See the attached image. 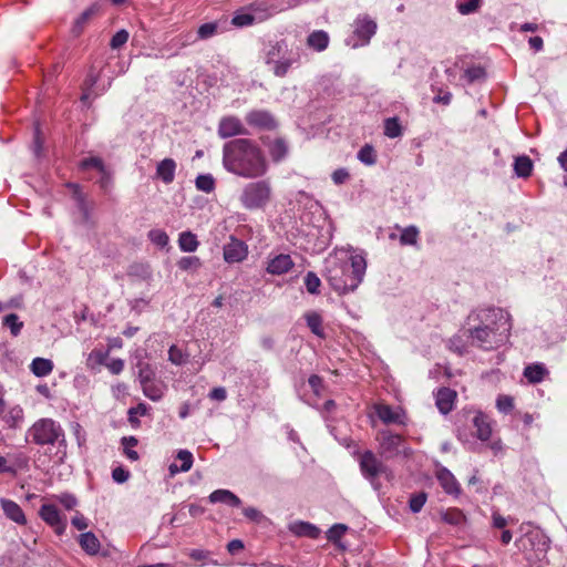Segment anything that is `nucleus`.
I'll return each instance as SVG.
<instances>
[{
    "mask_svg": "<svg viewBox=\"0 0 567 567\" xmlns=\"http://www.w3.org/2000/svg\"><path fill=\"white\" fill-rule=\"evenodd\" d=\"M464 334L471 346L484 351L498 349L508 341L512 329L511 316L499 308L472 311L467 317Z\"/></svg>",
    "mask_w": 567,
    "mask_h": 567,
    "instance_id": "1",
    "label": "nucleus"
},
{
    "mask_svg": "<svg viewBox=\"0 0 567 567\" xmlns=\"http://www.w3.org/2000/svg\"><path fill=\"white\" fill-rule=\"evenodd\" d=\"M223 165L231 174L257 178L267 173L268 164L259 145L249 138H235L223 147Z\"/></svg>",
    "mask_w": 567,
    "mask_h": 567,
    "instance_id": "2",
    "label": "nucleus"
},
{
    "mask_svg": "<svg viewBox=\"0 0 567 567\" xmlns=\"http://www.w3.org/2000/svg\"><path fill=\"white\" fill-rule=\"evenodd\" d=\"M365 268V259L360 255L351 256L349 260L332 257L326 260L324 277L334 291L347 293L361 284Z\"/></svg>",
    "mask_w": 567,
    "mask_h": 567,
    "instance_id": "3",
    "label": "nucleus"
},
{
    "mask_svg": "<svg viewBox=\"0 0 567 567\" xmlns=\"http://www.w3.org/2000/svg\"><path fill=\"white\" fill-rule=\"evenodd\" d=\"M377 453L383 461L395 458H409L412 450L400 434L392 433L389 430L380 431L377 435Z\"/></svg>",
    "mask_w": 567,
    "mask_h": 567,
    "instance_id": "4",
    "label": "nucleus"
},
{
    "mask_svg": "<svg viewBox=\"0 0 567 567\" xmlns=\"http://www.w3.org/2000/svg\"><path fill=\"white\" fill-rule=\"evenodd\" d=\"M28 437L37 445L65 444L64 430L60 423L49 417L34 422L28 430Z\"/></svg>",
    "mask_w": 567,
    "mask_h": 567,
    "instance_id": "5",
    "label": "nucleus"
},
{
    "mask_svg": "<svg viewBox=\"0 0 567 567\" xmlns=\"http://www.w3.org/2000/svg\"><path fill=\"white\" fill-rule=\"evenodd\" d=\"M271 187L267 181L247 184L240 195V202L248 209L264 207L270 199Z\"/></svg>",
    "mask_w": 567,
    "mask_h": 567,
    "instance_id": "6",
    "label": "nucleus"
},
{
    "mask_svg": "<svg viewBox=\"0 0 567 567\" xmlns=\"http://www.w3.org/2000/svg\"><path fill=\"white\" fill-rule=\"evenodd\" d=\"M362 475L373 483L380 475L388 474L389 467L381 457L372 451H364L359 457Z\"/></svg>",
    "mask_w": 567,
    "mask_h": 567,
    "instance_id": "7",
    "label": "nucleus"
},
{
    "mask_svg": "<svg viewBox=\"0 0 567 567\" xmlns=\"http://www.w3.org/2000/svg\"><path fill=\"white\" fill-rule=\"evenodd\" d=\"M377 23L368 16L358 17L353 23V34L359 39L360 45H365L370 42L371 38L375 34ZM359 43H353L352 47H358Z\"/></svg>",
    "mask_w": 567,
    "mask_h": 567,
    "instance_id": "8",
    "label": "nucleus"
},
{
    "mask_svg": "<svg viewBox=\"0 0 567 567\" xmlns=\"http://www.w3.org/2000/svg\"><path fill=\"white\" fill-rule=\"evenodd\" d=\"M224 260L228 264L240 262L248 256V246L240 239L230 236L223 249Z\"/></svg>",
    "mask_w": 567,
    "mask_h": 567,
    "instance_id": "9",
    "label": "nucleus"
},
{
    "mask_svg": "<svg viewBox=\"0 0 567 567\" xmlns=\"http://www.w3.org/2000/svg\"><path fill=\"white\" fill-rule=\"evenodd\" d=\"M39 514L47 524L54 528L56 534L61 535L64 533L66 523L56 506L44 504L41 506Z\"/></svg>",
    "mask_w": 567,
    "mask_h": 567,
    "instance_id": "10",
    "label": "nucleus"
},
{
    "mask_svg": "<svg viewBox=\"0 0 567 567\" xmlns=\"http://www.w3.org/2000/svg\"><path fill=\"white\" fill-rule=\"evenodd\" d=\"M374 411L378 417L384 423V424H399L404 425L405 424V414L402 409L396 408L392 409L388 404L378 403L374 405Z\"/></svg>",
    "mask_w": 567,
    "mask_h": 567,
    "instance_id": "11",
    "label": "nucleus"
},
{
    "mask_svg": "<svg viewBox=\"0 0 567 567\" xmlns=\"http://www.w3.org/2000/svg\"><path fill=\"white\" fill-rule=\"evenodd\" d=\"M245 134H247V130L239 118L235 116H226L220 120L218 125V135L221 138Z\"/></svg>",
    "mask_w": 567,
    "mask_h": 567,
    "instance_id": "12",
    "label": "nucleus"
},
{
    "mask_svg": "<svg viewBox=\"0 0 567 567\" xmlns=\"http://www.w3.org/2000/svg\"><path fill=\"white\" fill-rule=\"evenodd\" d=\"M246 122L255 127L272 130L276 127V121L267 111L255 110L246 115Z\"/></svg>",
    "mask_w": 567,
    "mask_h": 567,
    "instance_id": "13",
    "label": "nucleus"
},
{
    "mask_svg": "<svg viewBox=\"0 0 567 567\" xmlns=\"http://www.w3.org/2000/svg\"><path fill=\"white\" fill-rule=\"evenodd\" d=\"M0 505L7 518L19 525L27 524L25 515L19 504L8 498H0Z\"/></svg>",
    "mask_w": 567,
    "mask_h": 567,
    "instance_id": "14",
    "label": "nucleus"
},
{
    "mask_svg": "<svg viewBox=\"0 0 567 567\" xmlns=\"http://www.w3.org/2000/svg\"><path fill=\"white\" fill-rule=\"evenodd\" d=\"M293 267V261L289 255L280 254L271 258L267 265V272L271 275H284Z\"/></svg>",
    "mask_w": 567,
    "mask_h": 567,
    "instance_id": "15",
    "label": "nucleus"
},
{
    "mask_svg": "<svg viewBox=\"0 0 567 567\" xmlns=\"http://www.w3.org/2000/svg\"><path fill=\"white\" fill-rule=\"evenodd\" d=\"M436 478L442 488L451 495H458L461 492L460 484L454 475L445 467H440L436 471Z\"/></svg>",
    "mask_w": 567,
    "mask_h": 567,
    "instance_id": "16",
    "label": "nucleus"
},
{
    "mask_svg": "<svg viewBox=\"0 0 567 567\" xmlns=\"http://www.w3.org/2000/svg\"><path fill=\"white\" fill-rule=\"evenodd\" d=\"M456 392L450 388H442L436 393V406L441 413L447 414L453 410Z\"/></svg>",
    "mask_w": 567,
    "mask_h": 567,
    "instance_id": "17",
    "label": "nucleus"
},
{
    "mask_svg": "<svg viewBox=\"0 0 567 567\" xmlns=\"http://www.w3.org/2000/svg\"><path fill=\"white\" fill-rule=\"evenodd\" d=\"M473 426L476 429V436L481 441H487L492 435V427L487 415L476 412L472 420Z\"/></svg>",
    "mask_w": 567,
    "mask_h": 567,
    "instance_id": "18",
    "label": "nucleus"
},
{
    "mask_svg": "<svg viewBox=\"0 0 567 567\" xmlns=\"http://www.w3.org/2000/svg\"><path fill=\"white\" fill-rule=\"evenodd\" d=\"M176 163L172 158H165L157 164L156 176L165 184H171L175 178Z\"/></svg>",
    "mask_w": 567,
    "mask_h": 567,
    "instance_id": "19",
    "label": "nucleus"
},
{
    "mask_svg": "<svg viewBox=\"0 0 567 567\" xmlns=\"http://www.w3.org/2000/svg\"><path fill=\"white\" fill-rule=\"evenodd\" d=\"M299 53L290 51L288 54L284 55V59L278 60L272 65V71L276 76L284 78L290 66L299 61Z\"/></svg>",
    "mask_w": 567,
    "mask_h": 567,
    "instance_id": "20",
    "label": "nucleus"
},
{
    "mask_svg": "<svg viewBox=\"0 0 567 567\" xmlns=\"http://www.w3.org/2000/svg\"><path fill=\"white\" fill-rule=\"evenodd\" d=\"M210 503H225L233 507H238L241 501L233 492L228 489H216L209 495Z\"/></svg>",
    "mask_w": 567,
    "mask_h": 567,
    "instance_id": "21",
    "label": "nucleus"
},
{
    "mask_svg": "<svg viewBox=\"0 0 567 567\" xmlns=\"http://www.w3.org/2000/svg\"><path fill=\"white\" fill-rule=\"evenodd\" d=\"M79 544L87 555H96L101 547L99 538L91 532L81 534Z\"/></svg>",
    "mask_w": 567,
    "mask_h": 567,
    "instance_id": "22",
    "label": "nucleus"
},
{
    "mask_svg": "<svg viewBox=\"0 0 567 567\" xmlns=\"http://www.w3.org/2000/svg\"><path fill=\"white\" fill-rule=\"evenodd\" d=\"M547 374L548 371L543 363H533L524 369V377L530 383L542 382Z\"/></svg>",
    "mask_w": 567,
    "mask_h": 567,
    "instance_id": "23",
    "label": "nucleus"
},
{
    "mask_svg": "<svg viewBox=\"0 0 567 567\" xmlns=\"http://www.w3.org/2000/svg\"><path fill=\"white\" fill-rule=\"evenodd\" d=\"M307 44L316 51H323L329 44V35L322 30L313 31L308 35Z\"/></svg>",
    "mask_w": 567,
    "mask_h": 567,
    "instance_id": "24",
    "label": "nucleus"
},
{
    "mask_svg": "<svg viewBox=\"0 0 567 567\" xmlns=\"http://www.w3.org/2000/svg\"><path fill=\"white\" fill-rule=\"evenodd\" d=\"M307 326L313 334L319 338H324V330L322 328V317L316 311H309L305 315Z\"/></svg>",
    "mask_w": 567,
    "mask_h": 567,
    "instance_id": "25",
    "label": "nucleus"
},
{
    "mask_svg": "<svg viewBox=\"0 0 567 567\" xmlns=\"http://www.w3.org/2000/svg\"><path fill=\"white\" fill-rule=\"evenodd\" d=\"M514 171L518 177H529L533 172L532 159L526 155L517 156L514 162Z\"/></svg>",
    "mask_w": 567,
    "mask_h": 567,
    "instance_id": "26",
    "label": "nucleus"
},
{
    "mask_svg": "<svg viewBox=\"0 0 567 567\" xmlns=\"http://www.w3.org/2000/svg\"><path fill=\"white\" fill-rule=\"evenodd\" d=\"M178 245L181 250L186 252H194L199 246L197 237L192 231H183L178 238Z\"/></svg>",
    "mask_w": 567,
    "mask_h": 567,
    "instance_id": "27",
    "label": "nucleus"
},
{
    "mask_svg": "<svg viewBox=\"0 0 567 567\" xmlns=\"http://www.w3.org/2000/svg\"><path fill=\"white\" fill-rule=\"evenodd\" d=\"M31 371L37 377H47L53 370V362L44 358H35L31 363Z\"/></svg>",
    "mask_w": 567,
    "mask_h": 567,
    "instance_id": "28",
    "label": "nucleus"
},
{
    "mask_svg": "<svg viewBox=\"0 0 567 567\" xmlns=\"http://www.w3.org/2000/svg\"><path fill=\"white\" fill-rule=\"evenodd\" d=\"M177 460L182 462L181 466L178 467L176 464H171L169 465V472L172 474L178 472V471H182V472H187L192 468V465H193V455L189 451L187 450H181L178 453H177Z\"/></svg>",
    "mask_w": 567,
    "mask_h": 567,
    "instance_id": "29",
    "label": "nucleus"
},
{
    "mask_svg": "<svg viewBox=\"0 0 567 567\" xmlns=\"http://www.w3.org/2000/svg\"><path fill=\"white\" fill-rule=\"evenodd\" d=\"M143 393L152 401H159L164 394V386L157 382L151 381L141 385Z\"/></svg>",
    "mask_w": 567,
    "mask_h": 567,
    "instance_id": "30",
    "label": "nucleus"
},
{
    "mask_svg": "<svg viewBox=\"0 0 567 567\" xmlns=\"http://www.w3.org/2000/svg\"><path fill=\"white\" fill-rule=\"evenodd\" d=\"M286 48L287 45L282 41L271 45L265 58L266 64L274 65L278 60L284 59Z\"/></svg>",
    "mask_w": 567,
    "mask_h": 567,
    "instance_id": "31",
    "label": "nucleus"
},
{
    "mask_svg": "<svg viewBox=\"0 0 567 567\" xmlns=\"http://www.w3.org/2000/svg\"><path fill=\"white\" fill-rule=\"evenodd\" d=\"M292 530L298 536H307L312 539L318 538L320 535V529L317 526H315L310 523H305V522H300V523L296 524L293 526Z\"/></svg>",
    "mask_w": 567,
    "mask_h": 567,
    "instance_id": "32",
    "label": "nucleus"
},
{
    "mask_svg": "<svg viewBox=\"0 0 567 567\" xmlns=\"http://www.w3.org/2000/svg\"><path fill=\"white\" fill-rule=\"evenodd\" d=\"M8 460L9 467H13V472H9L11 475H16L19 470H24L29 466V456L21 452L10 454Z\"/></svg>",
    "mask_w": 567,
    "mask_h": 567,
    "instance_id": "33",
    "label": "nucleus"
},
{
    "mask_svg": "<svg viewBox=\"0 0 567 567\" xmlns=\"http://www.w3.org/2000/svg\"><path fill=\"white\" fill-rule=\"evenodd\" d=\"M269 152H270L272 161L279 162L282 158H285V156L287 155L288 146L284 140L277 138L270 145Z\"/></svg>",
    "mask_w": 567,
    "mask_h": 567,
    "instance_id": "34",
    "label": "nucleus"
},
{
    "mask_svg": "<svg viewBox=\"0 0 567 567\" xmlns=\"http://www.w3.org/2000/svg\"><path fill=\"white\" fill-rule=\"evenodd\" d=\"M69 186L73 189V195L76 200L78 208L83 214V219L87 220L89 214H90V206L86 203L84 195L80 192V188L78 185L70 184Z\"/></svg>",
    "mask_w": 567,
    "mask_h": 567,
    "instance_id": "35",
    "label": "nucleus"
},
{
    "mask_svg": "<svg viewBox=\"0 0 567 567\" xmlns=\"http://www.w3.org/2000/svg\"><path fill=\"white\" fill-rule=\"evenodd\" d=\"M96 6H91L83 11L74 22L73 32L80 34L87 21L96 13Z\"/></svg>",
    "mask_w": 567,
    "mask_h": 567,
    "instance_id": "36",
    "label": "nucleus"
},
{
    "mask_svg": "<svg viewBox=\"0 0 567 567\" xmlns=\"http://www.w3.org/2000/svg\"><path fill=\"white\" fill-rule=\"evenodd\" d=\"M2 324L8 327L11 331V334L17 337L23 327V322L19 320V317L14 313H10L3 317Z\"/></svg>",
    "mask_w": 567,
    "mask_h": 567,
    "instance_id": "37",
    "label": "nucleus"
},
{
    "mask_svg": "<svg viewBox=\"0 0 567 567\" xmlns=\"http://www.w3.org/2000/svg\"><path fill=\"white\" fill-rule=\"evenodd\" d=\"M384 134L390 138L399 137L402 134V127L396 117H389L385 120Z\"/></svg>",
    "mask_w": 567,
    "mask_h": 567,
    "instance_id": "38",
    "label": "nucleus"
},
{
    "mask_svg": "<svg viewBox=\"0 0 567 567\" xmlns=\"http://www.w3.org/2000/svg\"><path fill=\"white\" fill-rule=\"evenodd\" d=\"M442 518L445 523L451 525H460L465 520L463 512L457 508L447 509L443 513Z\"/></svg>",
    "mask_w": 567,
    "mask_h": 567,
    "instance_id": "39",
    "label": "nucleus"
},
{
    "mask_svg": "<svg viewBox=\"0 0 567 567\" xmlns=\"http://www.w3.org/2000/svg\"><path fill=\"white\" fill-rule=\"evenodd\" d=\"M177 266L182 270H197L202 267V261L197 256L183 257L178 260Z\"/></svg>",
    "mask_w": 567,
    "mask_h": 567,
    "instance_id": "40",
    "label": "nucleus"
},
{
    "mask_svg": "<svg viewBox=\"0 0 567 567\" xmlns=\"http://www.w3.org/2000/svg\"><path fill=\"white\" fill-rule=\"evenodd\" d=\"M138 380L141 385L154 381L155 372L146 362H138Z\"/></svg>",
    "mask_w": 567,
    "mask_h": 567,
    "instance_id": "41",
    "label": "nucleus"
},
{
    "mask_svg": "<svg viewBox=\"0 0 567 567\" xmlns=\"http://www.w3.org/2000/svg\"><path fill=\"white\" fill-rule=\"evenodd\" d=\"M417 236L419 229L415 226H409L402 230L400 241L402 245H415Z\"/></svg>",
    "mask_w": 567,
    "mask_h": 567,
    "instance_id": "42",
    "label": "nucleus"
},
{
    "mask_svg": "<svg viewBox=\"0 0 567 567\" xmlns=\"http://www.w3.org/2000/svg\"><path fill=\"white\" fill-rule=\"evenodd\" d=\"M196 187L205 193H210L215 188V181L212 175H199L196 178Z\"/></svg>",
    "mask_w": 567,
    "mask_h": 567,
    "instance_id": "43",
    "label": "nucleus"
},
{
    "mask_svg": "<svg viewBox=\"0 0 567 567\" xmlns=\"http://www.w3.org/2000/svg\"><path fill=\"white\" fill-rule=\"evenodd\" d=\"M305 285L309 293L316 295L319 293L321 281L315 272L309 271L305 277Z\"/></svg>",
    "mask_w": 567,
    "mask_h": 567,
    "instance_id": "44",
    "label": "nucleus"
},
{
    "mask_svg": "<svg viewBox=\"0 0 567 567\" xmlns=\"http://www.w3.org/2000/svg\"><path fill=\"white\" fill-rule=\"evenodd\" d=\"M148 411V406L145 403H138L136 406H133L128 410V422L134 426L140 422L136 416L146 415Z\"/></svg>",
    "mask_w": 567,
    "mask_h": 567,
    "instance_id": "45",
    "label": "nucleus"
},
{
    "mask_svg": "<svg viewBox=\"0 0 567 567\" xmlns=\"http://www.w3.org/2000/svg\"><path fill=\"white\" fill-rule=\"evenodd\" d=\"M218 31V23L217 22H207L202 24L198 28L197 34L199 39H209L213 35H215Z\"/></svg>",
    "mask_w": 567,
    "mask_h": 567,
    "instance_id": "46",
    "label": "nucleus"
},
{
    "mask_svg": "<svg viewBox=\"0 0 567 567\" xmlns=\"http://www.w3.org/2000/svg\"><path fill=\"white\" fill-rule=\"evenodd\" d=\"M358 158L367 165L374 164L377 158L373 147L368 144L361 147V150L358 153Z\"/></svg>",
    "mask_w": 567,
    "mask_h": 567,
    "instance_id": "47",
    "label": "nucleus"
},
{
    "mask_svg": "<svg viewBox=\"0 0 567 567\" xmlns=\"http://www.w3.org/2000/svg\"><path fill=\"white\" fill-rule=\"evenodd\" d=\"M150 240L158 247H165L168 244V236L164 230L152 229L148 233Z\"/></svg>",
    "mask_w": 567,
    "mask_h": 567,
    "instance_id": "48",
    "label": "nucleus"
},
{
    "mask_svg": "<svg viewBox=\"0 0 567 567\" xmlns=\"http://www.w3.org/2000/svg\"><path fill=\"white\" fill-rule=\"evenodd\" d=\"M496 408L502 413H509L514 409V399L509 395L501 394L496 400Z\"/></svg>",
    "mask_w": 567,
    "mask_h": 567,
    "instance_id": "49",
    "label": "nucleus"
},
{
    "mask_svg": "<svg viewBox=\"0 0 567 567\" xmlns=\"http://www.w3.org/2000/svg\"><path fill=\"white\" fill-rule=\"evenodd\" d=\"M481 0H458L457 10L462 14H470L478 9Z\"/></svg>",
    "mask_w": 567,
    "mask_h": 567,
    "instance_id": "50",
    "label": "nucleus"
},
{
    "mask_svg": "<svg viewBox=\"0 0 567 567\" xmlns=\"http://www.w3.org/2000/svg\"><path fill=\"white\" fill-rule=\"evenodd\" d=\"M427 495L424 492L413 494L410 498L409 506L413 513H419L426 502Z\"/></svg>",
    "mask_w": 567,
    "mask_h": 567,
    "instance_id": "51",
    "label": "nucleus"
},
{
    "mask_svg": "<svg viewBox=\"0 0 567 567\" xmlns=\"http://www.w3.org/2000/svg\"><path fill=\"white\" fill-rule=\"evenodd\" d=\"M168 359L172 363L182 365L186 363L187 355L178 347L172 346L168 350Z\"/></svg>",
    "mask_w": 567,
    "mask_h": 567,
    "instance_id": "52",
    "label": "nucleus"
},
{
    "mask_svg": "<svg viewBox=\"0 0 567 567\" xmlns=\"http://www.w3.org/2000/svg\"><path fill=\"white\" fill-rule=\"evenodd\" d=\"M80 167L82 169H87V168H96L99 169L101 173H104V164H103V161L100 158V157H87V158H84L81 161L80 163Z\"/></svg>",
    "mask_w": 567,
    "mask_h": 567,
    "instance_id": "53",
    "label": "nucleus"
},
{
    "mask_svg": "<svg viewBox=\"0 0 567 567\" xmlns=\"http://www.w3.org/2000/svg\"><path fill=\"white\" fill-rule=\"evenodd\" d=\"M128 40V32L126 30L117 31L113 38L111 39L112 49H118L123 44H125Z\"/></svg>",
    "mask_w": 567,
    "mask_h": 567,
    "instance_id": "54",
    "label": "nucleus"
},
{
    "mask_svg": "<svg viewBox=\"0 0 567 567\" xmlns=\"http://www.w3.org/2000/svg\"><path fill=\"white\" fill-rule=\"evenodd\" d=\"M347 530V526L342 524H336L328 530V539L331 542L339 540Z\"/></svg>",
    "mask_w": 567,
    "mask_h": 567,
    "instance_id": "55",
    "label": "nucleus"
},
{
    "mask_svg": "<svg viewBox=\"0 0 567 567\" xmlns=\"http://www.w3.org/2000/svg\"><path fill=\"white\" fill-rule=\"evenodd\" d=\"M254 21H255L254 16H251L249 13H240V14H236L233 18L231 23L236 27H246V25H250Z\"/></svg>",
    "mask_w": 567,
    "mask_h": 567,
    "instance_id": "56",
    "label": "nucleus"
},
{
    "mask_svg": "<svg viewBox=\"0 0 567 567\" xmlns=\"http://www.w3.org/2000/svg\"><path fill=\"white\" fill-rule=\"evenodd\" d=\"M130 477V472L127 470H125L124 467H115L113 471H112V478L116 482V483H125Z\"/></svg>",
    "mask_w": 567,
    "mask_h": 567,
    "instance_id": "57",
    "label": "nucleus"
},
{
    "mask_svg": "<svg viewBox=\"0 0 567 567\" xmlns=\"http://www.w3.org/2000/svg\"><path fill=\"white\" fill-rule=\"evenodd\" d=\"M485 75L484 70L481 66H473L465 71V76L468 82H474L476 80L482 79Z\"/></svg>",
    "mask_w": 567,
    "mask_h": 567,
    "instance_id": "58",
    "label": "nucleus"
},
{
    "mask_svg": "<svg viewBox=\"0 0 567 567\" xmlns=\"http://www.w3.org/2000/svg\"><path fill=\"white\" fill-rule=\"evenodd\" d=\"M208 398L210 400L218 401V402L225 401L227 398V391L223 386L214 388L209 392Z\"/></svg>",
    "mask_w": 567,
    "mask_h": 567,
    "instance_id": "59",
    "label": "nucleus"
},
{
    "mask_svg": "<svg viewBox=\"0 0 567 567\" xmlns=\"http://www.w3.org/2000/svg\"><path fill=\"white\" fill-rule=\"evenodd\" d=\"M349 178V173L344 168H339L332 173V181L337 185L343 184Z\"/></svg>",
    "mask_w": 567,
    "mask_h": 567,
    "instance_id": "60",
    "label": "nucleus"
},
{
    "mask_svg": "<svg viewBox=\"0 0 567 567\" xmlns=\"http://www.w3.org/2000/svg\"><path fill=\"white\" fill-rule=\"evenodd\" d=\"M188 556L196 561L205 563L209 557V551L203 549H192L188 553Z\"/></svg>",
    "mask_w": 567,
    "mask_h": 567,
    "instance_id": "61",
    "label": "nucleus"
},
{
    "mask_svg": "<svg viewBox=\"0 0 567 567\" xmlns=\"http://www.w3.org/2000/svg\"><path fill=\"white\" fill-rule=\"evenodd\" d=\"M106 367L113 374H120L124 369V361L122 359H114Z\"/></svg>",
    "mask_w": 567,
    "mask_h": 567,
    "instance_id": "62",
    "label": "nucleus"
},
{
    "mask_svg": "<svg viewBox=\"0 0 567 567\" xmlns=\"http://www.w3.org/2000/svg\"><path fill=\"white\" fill-rule=\"evenodd\" d=\"M243 514L252 522H258L262 517L261 513L255 507H245Z\"/></svg>",
    "mask_w": 567,
    "mask_h": 567,
    "instance_id": "63",
    "label": "nucleus"
},
{
    "mask_svg": "<svg viewBox=\"0 0 567 567\" xmlns=\"http://www.w3.org/2000/svg\"><path fill=\"white\" fill-rule=\"evenodd\" d=\"M60 503L66 508L72 509L74 506H76L78 501L73 495L64 494L60 497Z\"/></svg>",
    "mask_w": 567,
    "mask_h": 567,
    "instance_id": "64",
    "label": "nucleus"
}]
</instances>
